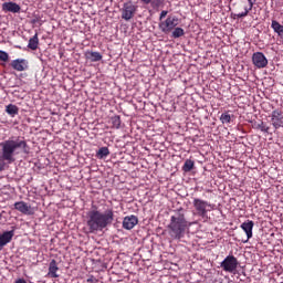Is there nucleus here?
<instances>
[{"label": "nucleus", "instance_id": "f257e3e1", "mask_svg": "<svg viewBox=\"0 0 283 283\" xmlns=\"http://www.w3.org/2000/svg\"><path fill=\"white\" fill-rule=\"evenodd\" d=\"M114 222V209L109 208L102 212L96 206L86 213V227L90 233H96L107 229Z\"/></svg>", "mask_w": 283, "mask_h": 283}, {"label": "nucleus", "instance_id": "f03ea898", "mask_svg": "<svg viewBox=\"0 0 283 283\" xmlns=\"http://www.w3.org/2000/svg\"><path fill=\"white\" fill-rule=\"evenodd\" d=\"M2 148L1 156H0V172L6 169V163L8 165H12L14 160L15 154H19V149H22V154H30V146H28V142L25 140H14V139H7L0 144Z\"/></svg>", "mask_w": 283, "mask_h": 283}, {"label": "nucleus", "instance_id": "7ed1b4c3", "mask_svg": "<svg viewBox=\"0 0 283 283\" xmlns=\"http://www.w3.org/2000/svg\"><path fill=\"white\" fill-rule=\"evenodd\" d=\"M191 227V223L187 222L185 213H178L177 216L170 217V223L168 224V233L172 240H182L185 233Z\"/></svg>", "mask_w": 283, "mask_h": 283}, {"label": "nucleus", "instance_id": "20e7f679", "mask_svg": "<svg viewBox=\"0 0 283 283\" xmlns=\"http://www.w3.org/2000/svg\"><path fill=\"white\" fill-rule=\"evenodd\" d=\"M232 8L234 12H238L232 14V19H244V17H249V13L253 10V6L249 4L247 0L232 2Z\"/></svg>", "mask_w": 283, "mask_h": 283}, {"label": "nucleus", "instance_id": "39448f33", "mask_svg": "<svg viewBox=\"0 0 283 283\" xmlns=\"http://www.w3.org/2000/svg\"><path fill=\"white\" fill-rule=\"evenodd\" d=\"M238 264H240L238 258L230 254L220 263V266L226 273H235L238 271Z\"/></svg>", "mask_w": 283, "mask_h": 283}, {"label": "nucleus", "instance_id": "423d86ee", "mask_svg": "<svg viewBox=\"0 0 283 283\" xmlns=\"http://www.w3.org/2000/svg\"><path fill=\"white\" fill-rule=\"evenodd\" d=\"M177 27L178 17L176 15H169L165 21L159 22V30H161L164 34H169V32H172Z\"/></svg>", "mask_w": 283, "mask_h": 283}, {"label": "nucleus", "instance_id": "0eeeda50", "mask_svg": "<svg viewBox=\"0 0 283 283\" xmlns=\"http://www.w3.org/2000/svg\"><path fill=\"white\" fill-rule=\"evenodd\" d=\"M192 205L195 207L196 214L199 216V218H207V207H211L209 202L199 198H195Z\"/></svg>", "mask_w": 283, "mask_h": 283}, {"label": "nucleus", "instance_id": "6e6552de", "mask_svg": "<svg viewBox=\"0 0 283 283\" xmlns=\"http://www.w3.org/2000/svg\"><path fill=\"white\" fill-rule=\"evenodd\" d=\"M137 8L138 7L134 6L132 2H125L122 8V19H124V21H130V19H134Z\"/></svg>", "mask_w": 283, "mask_h": 283}, {"label": "nucleus", "instance_id": "1a4fd4ad", "mask_svg": "<svg viewBox=\"0 0 283 283\" xmlns=\"http://www.w3.org/2000/svg\"><path fill=\"white\" fill-rule=\"evenodd\" d=\"M252 63L254 67H258V70H262L269 65V60L266 59V55L262 52H255L252 54Z\"/></svg>", "mask_w": 283, "mask_h": 283}, {"label": "nucleus", "instance_id": "9d476101", "mask_svg": "<svg viewBox=\"0 0 283 283\" xmlns=\"http://www.w3.org/2000/svg\"><path fill=\"white\" fill-rule=\"evenodd\" d=\"M15 211L23 213V216H34V211L32 210V206L28 205L25 201H17L13 205Z\"/></svg>", "mask_w": 283, "mask_h": 283}, {"label": "nucleus", "instance_id": "9b49d317", "mask_svg": "<svg viewBox=\"0 0 283 283\" xmlns=\"http://www.w3.org/2000/svg\"><path fill=\"white\" fill-rule=\"evenodd\" d=\"M11 67L12 70H15V72H25L30 67L28 60L25 59H17L11 61Z\"/></svg>", "mask_w": 283, "mask_h": 283}, {"label": "nucleus", "instance_id": "f8f14e48", "mask_svg": "<svg viewBox=\"0 0 283 283\" xmlns=\"http://www.w3.org/2000/svg\"><path fill=\"white\" fill-rule=\"evenodd\" d=\"M271 120L274 129H280V127H283V112L280 109L273 111Z\"/></svg>", "mask_w": 283, "mask_h": 283}, {"label": "nucleus", "instance_id": "ddd939ff", "mask_svg": "<svg viewBox=\"0 0 283 283\" xmlns=\"http://www.w3.org/2000/svg\"><path fill=\"white\" fill-rule=\"evenodd\" d=\"M136 224H138V217L134 214L127 216L123 220V229H126V231H132Z\"/></svg>", "mask_w": 283, "mask_h": 283}, {"label": "nucleus", "instance_id": "4468645a", "mask_svg": "<svg viewBox=\"0 0 283 283\" xmlns=\"http://www.w3.org/2000/svg\"><path fill=\"white\" fill-rule=\"evenodd\" d=\"M253 227H255V223L251 220H248L241 224V229L244 231L248 240L253 238Z\"/></svg>", "mask_w": 283, "mask_h": 283}, {"label": "nucleus", "instance_id": "2eb2a0df", "mask_svg": "<svg viewBox=\"0 0 283 283\" xmlns=\"http://www.w3.org/2000/svg\"><path fill=\"white\" fill-rule=\"evenodd\" d=\"M2 11L17 14V12H21V7L15 2H4L2 3Z\"/></svg>", "mask_w": 283, "mask_h": 283}, {"label": "nucleus", "instance_id": "dca6fc26", "mask_svg": "<svg viewBox=\"0 0 283 283\" xmlns=\"http://www.w3.org/2000/svg\"><path fill=\"white\" fill-rule=\"evenodd\" d=\"M59 264L56 263V260H51L49 264V272L46 274V277L56 279L59 277Z\"/></svg>", "mask_w": 283, "mask_h": 283}, {"label": "nucleus", "instance_id": "f3484780", "mask_svg": "<svg viewBox=\"0 0 283 283\" xmlns=\"http://www.w3.org/2000/svg\"><path fill=\"white\" fill-rule=\"evenodd\" d=\"M12 238H14V230L6 231L0 234V247H6V244L12 242Z\"/></svg>", "mask_w": 283, "mask_h": 283}, {"label": "nucleus", "instance_id": "a211bd4d", "mask_svg": "<svg viewBox=\"0 0 283 283\" xmlns=\"http://www.w3.org/2000/svg\"><path fill=\"white\" fill-rule=\"evenodd\" d=\"M144 6H150L153 10H160L165 6V0H140Z\"/></svg>", "mask_w": 283, "mask_h": 283}, {"label": "nucleus", "instance_id": "6ab92c4d", "mask_svg": "<svg viewBox=\"0 0 283 283\" xmlns=\"http://www.w3.org/2000/svg\"><path fill=\"white\" fill-rule=\"evenodd\" d=\"M271 28L275 34H277L279 39L283 41V25L277 22V20H272Z\"/></svg>", "mask_w": 283, "mask_h": 283}, {"label": "nucleus", "instance_id": "aec40b11", "mask_svg": "<svg viewBox=\"0 0 283 283\" xmlns=\"http://www.w3.org/2000/svg\"><path fill=\"white\" fill-rule=\"evenodd\" d=\"M4 112L8 114V116L14 118L15 116H19V106L14 104H9L6 106Z\"/></svg>", "mask_w": 283, "mask_h": 283}, {"label": "nucleus", "instance_id": "412c9836", "mask_svg": "<svg viewBox=\"0 0 283 283\" xmlns=\"http://www.w3.org/2000/svg\"><path fill=\"white\" fill-rule=\"evenodd\" d=\"M234 116L229 112H224L219 117V120L222 123V125H229V123H233Z\"/></svg>", "mask_w": 283, "mask_h": 283}, {"label": "nucleus", "instance_id": "4be33fe9", "mask_svg": "<svg viewBox=\"0 0 283 283\" xmlns=\"http://www.w3.org/2000/svg\"><path fill=\"white\" fill-rule=\"evenodd\" d=\"M28 48H29V50H38L39 49V33H35L32 38H30Z\"/></svg>", "mask_w": 283, "mask_h": 283}, {"label": "nucleus", "instance_id": "5701e85b", "mask_svg": "<svg viewBox=\"0 0 283 283\" xmlns=\"http://www.w3.org/2000/svg\"><path fill=\"white\" fill-rule=\"evenodd\" d=\"M193 167H196V163L191 159H186V161L182 166V171H185V174H189V171H191V169H193Z\"/></svg>", "mask_w": 283, "mask_h": 283}, {"label": "nucleus", "instance_id": "b1692460", "mask_svg": "<svg viewBox=\"0 0 283 283\" xmlns=\"http://www.w3.org/2000/svg\"><path fill=\"white\" fill-rule=\"evenodd\" d=\"M172 33H171V38L172 39H180V36H185V29L180 28V27H175V29H172Z\"/></svg>", "mask_w": 283, "mask_h": 283}, {"label": "nucleus", "instance_id": "393cba45", "mask_svg": "<svg viewBox=\"0 0 283 283\" xmlns=\"http://www.w3.org/2000/svg\"><path fill=\"white\" fill-rule=\"evenodd\" d=\"M111 123H112V127L113 129H120V115H115L113 117H111Z\"/></svg>", "mask_w": 283, "mask_h": 283}, {"label": "nucleus", "instance_id": "a878e982", "mask_svg": "<svg viewBox=\"0 0 283 283\" xmlns=\"http://www.w3.org/2000/svg\"><path fill=\"white\" fill-rule=\"evenodd\" d=\"M88 59H91V61H93V62H97L103 59V55H101L99 52H91V53H88Z\"/></svg>", "mask_w": 283, "mask_h": 283}, {"label": "nucleus", "instance_id": "bb28decb", "mask_svg": "<svg viewBox=\"0 0 283 283\" xmlns=\"http://www.w3.org/2000/svg\"><path fill=\"white\" fill-rule=\"evenodd\" d=\"M255 129H260L264 134H269L270 128L269 126H266V124H264V122H260L259 124L255 125Z\"/></svg>", "mask_w": 283, "mask_h": 283}, {"label": "nucleus", "instance_id": "cd10ccee", "mask_svg": "<svg viewBox=\"0 0 283 283\" xmlns=\"http://www.w3.org/2000/svg\"><path fill=\"white\" fill-rule=\"evenodd\" d=\"M108 154H109V148H107V147H102L97 151L98 158H105V157H107Z\"/></svg>", "mask_w": 283, "mask_h": 283}, {"label": "nucleus", "instance_id": "c85d7f7f", "mask_svg": "<svg viewBox=\"0 0 283 283\" xmlns=\"http://www.w3.org/2000/svg\"><path fill=\"white\" fill-rule=\"evenodd\" d=\"M0 61H3V63H8V61H10L8 52L0 50Z\"/></svg>", "mask_w": 283, "mask_h": 283}, {"label": "nucleus", "instance_id": "c756f323", "mask_svg": "<svg viewBox=\"0 0 283 283\" xmlns=\"http://www.w3.org/2000/svg\"><path fill=\"white\" fill-rule=\"evenodd\" d=\"M167 14H169V11L163 10L159 14V21L163 22V19H165V17H167Z\"/></svg>", "mask_w": 283, "mask_h": 283}, {"label": "nucleus", "instance_id": "7c9ffc66", "mask_svg": "<svg viewBox=\"0 0 283 283\" xmlns=\"http://www.w3.org/2000/svg\"><path fill=\"white\" fill-rule=\"evenodd\" d=\"M96 279H94V276H91L86 280V283H96Z\"/></svg>", "mask_w": 283, "mask_h": 283}, {"label": "nucleus", "instance_id": "2f4dec72", "mask_svg": "<svg viewBox=\"0 0 283 283\" xmlns=\"http://www.w3.org/2000/svg\"><path fill=\"white\" fill-rule=\"evenodd\" d=\"M15 283H28V282H25V279H18V280L15 281Z\"/></svg>", "mask_w": 283, "mask_h": 283}, {"label": "nucleus", "instance_id": "473e14b6", "mask_svg": "<svg viewBox=\"0 0 283 283\" xmlns=\"http://www.w3.org/2000/svg\"><path fill=\"white\" fill-rule=\"evenodd\" d=\"M247 3H249L250 6H255V1H253V0H248Z\"/></svg>", "mask_w": 283, "mask_h": 283}, {"label": "nucleus", "instance_id": "72a5a7b5", "mask_svg": "<svg viewBox=\"0 0 283 283\" xmlns=\"http://www.w3.org/2000/svg\"><path fill=\"white\" fill-rule=\"evenodd\" d=\"M230 3H233V0H230Z\"/></svg>", "mask_w": 283, "mask_h": 283}, {"label": "nucleus", "instance_id": "f704fd0d", "mask_svg": "<svg viewBox=\"0 0 283 283\" xmlns=\"http://www.w3.org/2000/svg\"><path fill=\"white\" fill-rule=\"evenodd\" d=\"M1 218H2V216H1V213H0V220H1Z\"/></svg>", "mask_w": 283, "mask_h": 283}]
</instances>
